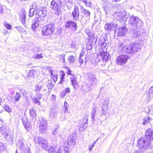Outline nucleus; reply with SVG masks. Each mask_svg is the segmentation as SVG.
<instances>
[{
    "label": "nucleus",
    "mask_w": 153,
    "mask_h": 153,
    "mask_svg": "<svg viewBox=\"0 0 153 153\" xmlns=\"http://www.w3.org/2000/svg\"><path fill=\"white\" fill-rule=\"evenodd\" d=\"M129 23L134 28L135 31H136L134 33V37L136 38H138L142 34L138 33L141 32L142 33L143 28V24L142 21L138 17L132 15L129 17Z\"/></svg>",
    "instance_id": "f257e3e1"
},
{
    "label": "nucleus",
    "mask_w": 153,
    "mask_h": 153,
    "mask_svg": "<svg viewBox=\"0 0 153 153\" xmlns=\"http://www.w3.org/2000/svg\"><path fill=\"white\" fill-rule=\"evenodd\" d=\"M35 143L37 144L43 150H47L48 152H53L56 149L48 145L47 141L42 137H36L34 139Z\"/></svg>",
    "instance_id": "f03ea898"
},
{
    "label": "nucleus",
    "mask_w": 153,
    "mask_h": 153,
    "mask_svg": "<svg viewBox=\"0 0 153 153\" xmlns=\"http://www.w3.org/2000/svg\"><path fill=\"white\" fill-rule=\"evenodd\" d=\"M41 8H42V7H41L36 4H34L30 7L29 15V16L30 17H32L33 15L34 14V13H36L35 14L36 16L37 15H39L42 16H42L44 17L45 15L46 11L45 10H42V9L41 10H40Z\"/></svg>",
    "instance_id": "7ed1b4c3"
},
{
    "label": "nucleus",
    "mask_w": 153,
    "mask_h": 153,
    "mask_svg": "<svg viewBox=\"0 0 153 153\" xmlns=\"http://www.w3.org/2000/svg\"><path fill=\"white\" fill-rule=\"evenodd\" d=\"M137 146L139 148V149L145 150L148 148H152L153 146L151 144L150 141L146 138H141L139 139L137 141Z\"/></svg>",
    "instance_id": "20e7f679"
},
{
    "label": "nucleus",
    "mask_w": 153,
    "mask_h": 153,
    "mask_svg": "<svg viewBox=\"0 0 153 153\" xmlns=\"http://www.w3.org/2000/svg\"><path fill=\"white\" fill-rule=\"evenodd\" d=\"M55 30V27L53 24H49L44 27L42 30V34L47 36L53 34Z\"/></svg>",
    "instance_id": "39448f33"
},
{
    "label": "nucleus",
    "mask_w": 153,
    "mask_h": 153,
    "mask_svg": "<svg viewBox=\"0 0 153 153\" xmlns=\"http://www.w3.org/2000/svg\"><path fill=\"white\" fill-rule=\"evenodd\" d=\"M62 2L60 1V4H58L54 0H52L51 3V7L54 10V13L57 15H59L61 12Z\"/></svg>",
    "instance_id": "423d86ee"
},
{
    "label": "nucleus",
    "mask_w": 153,
    "mask_h": 153,
    "mask_svg": "<svg viewBox=\"0 0 153 153\" xmlns=\"http://www.w3.org/2000/svg\"><path fill=\"white\" fill-rule=\"evenodd\" d=\"M42 19V16L37 15L35 16V19L32 20V24L31 28L33 31L36 30L37 27L39 25V23Z\"/></svg>",
    "instance_id": "0eeeda50"
},
{
    "label": "nucleus",
    "mask_w": 153,
    "mask_h": 153,
    "mask_svg": "<svg viewBox=\"0 0 153 153\" xmlns=\"http://www.w3.org/2000/svg\"><path fill=\"white\" fill-rule=\"evenodd\" d=\"M128 58V56L126 55L119 56L116 60L117 64L120 66L124 65L126 62Z\"/></svg>",
    "instance_id": "6e6552de"
},
{
    "label": "nucleus",
    "mask_w": 153,
    "mask_h": 153,
    "mask_svg": "<svg viewBox=\"0 0 153 153\" xmlns=\"http://www.w3.org/2000/svg\"><path fill=\"white\" fill-rule=\"evenodd\" d=\"M47 121L45 120H42L39 126V132L41 134H44L47 131Z\"/></svg>",
    "instance_id": "1a4fd4ad"
},
{
    "label": "nucleus",
    "mask_w": 153,
    "mask_h": 153,
    "mask_svg": "<svg viewBox=\"0 0 153 153\" xmlns=\"http://www.w3.org/2000/svg\"><path fill=\"white\" fill-rule=\"evenodd\" d=\"M116 14L117 15V20H119L120 22L123 20L125 22L126 21L127 19V13L125 11L123 10L122 11H120L119 12H116Z\"/></svg>",
    "instance_id": "9d476101"
},
{
    "label": "nucleus",
    "mask_w": 153,
    "mask_h": 153,
    "mask_svg": "<svg viewBox=\"0 0 153 153\" xmlns=\"http://www.w3.org/2000/svg\"><path fill=\"white\" fill-rule=\"evenodd\" d=\"M76 135L75 133L71 134L68 137L67 143L70 146H74L76 144Z\"/></svg>",
    "instance_id": "9b49d317"
},
{
    "label": "nucleus",
    "mask_w": 153,
    "mask_h": 153,
    "mask_svg": "<svg viewBox=\"0 0 153 153\" xmlns=\"http://www.w3.org/2000/svg\"><path fill=\"white\" fill-rule=\"evenodd\" d=\"M65 27L67 28L74 29V31L77 30V26L74 21L71 20L67 21L65 24Z\"/></svg>",
    "instance_id": "f8f14e48"
},
{
    "label": "nucleus",
    "mask_w": 153,
    "mask_h": 153,
    "mask_svg": "<svg viewBox=\"0 0 153 153\" xmlns=\"http://www.w3.org/2000/svg\"><path fill=\"white\" fill-rule=\"evenodd\" d=\"M79 9L80 11V16L82 17L81 19L84 17L89 18L91 14L90 12L85 9L82 6H80Z\"/></svg>",
    "instance_id": "ddd939ff"
},
{
    "label": "nucleus",
    "mask_w": 153,
    "mask_h": 153,
    "mask_svg": "<svg viewBox=\"0 0 153 153\" xmlns=\"http://www.w3.org/2000/svg\"><path fill=\"white\" fill-rule=\"evenodd\" d=\"M71 15L74 20H76L78 19L80 16V12L77 6H75L74 10L72 12Z\"/></svg>",
    "instance_id": "4468645a"
},
{
    "label": "nucleus",
    "mask_w": 153,
    "mask_h": 153,
    "mask_svg": "<svg viewBox=\"0 0 153 153\" xmlns=\"http://www.w3.org/2000/svg\"><path fill=\"white\" fill-rule=\"evenodd\" d=\"M146 137L148 140L150 141L153 139V129L149 128L146 132Z\"/></svg>",
    "instance_id": "2eb2a0df"
},
{
    "label": "nucleus",
    "mask_w": 153,
    "mask_h": 153,
    "mask_svg": "<svg viewBox=\"0 0 153 153\" xmlns=\"http://www.w3.org/2000/svg\"><path fill=\"white\" fill-rule=\"evenodd\" d=\"M116 32L118 33L119 35L123 36L127 33V28L125 26L120 27L119 29L115 30V32Z\"/></svg>",
    "instance_id": "dca6fc26"
},
{
    "label": "nucleus",
    "mask_w": 153,
    "mask_h": 153,
    "mask_svg": "<svg viewBox=\"0 0 153 153\" xmlns=\"http://www.w3.org/2000/svg\"><path fill=\"white\" fill-rule=\"evenodd\" d=\"M133 53H135L141 48V45L138 43L134 42L131 44Z\"/></svg>",
    "instance_id": "f3484780"
},
{
    "label": "nucleus",
    "mask_w": 153,
    "mask_h": 153,
    "mask_svg": "<svg viewBox=\"0 0 153 153\" xmlns=\"http://www.w3.org/2000/svg\"><path fill=\"white\" fill-rule=\"evenodd\" d=\"M88 115H86L83 118L81 119L79 123L80 124H83L88 126Z\"/></svg>",
    "instance_id": "a211bd4d"
},
{
    "label": "nucleus",
    "mask_w": 153,
    "mask_h": 153,
    "mask_svg": "<svg viewBox=\"0 0 153 153\" xmlns=\"http://www.w3.org/2000/svg\"><path fill=\"white\" fill-rule=\"evenodd\" d=\"M26 17V13L25 12L22 13L20 16V20L24 26L25 27H27L25 23Z\"/></svg>",
    "instance_id": "6ab92c4d"
},
{
    "label": "nucleus",
    "mask_w": 153,
    "mask_h": 153,
    "mask_svg": "<svg viewBox=\"0 0 153 153\" xmlns=\"http://www.w3.org/2000/svg\"><path fill=\"white\" fill-rule=\"evenodd\" d=\"M45 86L40 84V83L36 84L35 86V90L36 91H39L42 89H43L44 91H46L45 88Z\"/></svg>",
    "instance_id": "aec40b11"
},
{
    "label": "nucleus",
    "mask_w": 153,
    "mask_h": 153,
    "mask_svg": "<svg viewBox=\"0 0 153 153\" xmlns=\"http://www.w3.org/2000/svg\"><path fill=\"white\" fill-rule=\"evenodd\" d=\"M99 57L102 58L103 61L104 62L105 60V51H104V49L103 48L100 50L99 54L98 56V57Z\"/></svg>",
    "instance_id": "412c9836"
},
{
    "label": "nucleus",
    "mask_w": 153,
    "mask_h": 153,
    "mask_svg": "<svg viewBox=\"0 0 153 153\" xmlns=\"http://www.w3.org/2000/svg\"><path fill=\"white\" fill-rule=\"evenodd\" d=\"M49 112V117L51 118L56 117L58 113L57 111L54 108L51 109Z\"/></svg>",
    "instance_id": "4be33fe9"
},
{
    "label": "nucleus",
    "mask_w": 153,
    "mask_h": 153,
    "mask_svg": "<svg viewBox=\"0 0 153 153\" xmlns=\"http://www.w3.org/2000/svg\"><path fill=\"white\" fill-rule=\"evenodd\" d=\"M127 46H125L123 44L121 43L118 46V50L120 51L126 53L127 50Z\"/></svg>",
    "instance_id": "5701e85b"
},
{
    "label": "nucleus",
    "mask_w": 153,
    "mask_h": 153,
    "mask_svg": "<svg viewBox=\"0 0 153 153\" xmlns=\"http://www.w3.org/2000/svg\"><path fill=\"white\" fill-rule=\"evenodd\" d=\"M23 123L25 129L27 131H29L31 128L30 123L24 120H23Z\"/></svg>",
    "instance_id": "b1692460"
},
{
    "label": "nucleus",
    "mask_w": 153,
    "mask_h": 153,
    "mask_svg": "<svg viewBox=\"0 0 153 153\" xmlns=\"http://www.w3.org/2000/svg\"><path fill=\"white\" fill-rule=\"evenodd\" d=\"M60 129L59 128H56L53 130L52 134L55 137H56L60 135Z\"/></svg>",
    "instance_id": "393cba45"
},
{
    "label": "nucleus",
    "mask_w": 153,
    "mask_h": 153,
    "mask_svg": "<svg viewBox=\"0 0 153 153\" xmlns=\"http://www.w3.org/2000/svg\"><path fill=\"white\" fill-rule=\"evenodd\" d=\"M97 108L94 106L93 107L92 110L91 112V117L93 120H95V116L96 115V112Z\"/></svg>",
    "instance_id": "a878e982"
},
{
    "label": "nucleus",
    "mask_w": 153,
    "mask_h": 153,
    "mask_svg": "<svg viewBox=\"0 0 153 153\" xmlns=\"http://www.w3.org/2000/svg\"><path fill=\"white\" fill-rule=\"evenodd\" d=\"M150 118L149 117H145L143 120L142 124L143 125H145L146 124L150 123Z\"/></svg>",
    "instance_id": "bb28decb"
},
{
    "label": "nucleus",
    "mask_w": 153,
    "mask_h": 153,
    "mask_svg": "<svg viewBox=\"0 0 153 153\" xmlns=\"http://www.w3.org/2000/svg\"><path fill=\"white\" fill-rule=\"evenodd\" d=\"M87 127V126H85L83 124H80V123H79L78 129L79 131H83Z\"/></svg>",
    "instance_id": "cd10ccee"
},
{
    "label": "nucleus",
    "mask_w": 153,
    "mask_h": 153,
    "mask_svg": "<svg viewBox=\"0 0 153 153\" xmlns=\"http://www.w3.org/2000/svg\"><path fill=\"white\" fill-rule=\"evenodd\" d=\"M71 82L73 87L76 88L78 87V84L74 78L71 79Z\"/></svg>",
    "instance_id": "c85d7f7f"
},
{
    "label": "nucleus",
    "mask_w": 153,
    "mask_h": 153,
    "mask_svg": "<svg viewBox=\"0 0 153 153\" xmlns=\"http://www.w3.org/2000/svg\"><path fill=\"white\" fill-rule=\"evenodd\" d=\"M29 114L31 117L33 118L34 117H35L36 116V112L35 110L33 109H30V111Z\"/></svg>",
    "instance_id": "c756f323"
},
{
    "label": "nucleus",
    "mask_w": 153,
    "mask_h": 153,
    "mask_svg": "<svg viewBox=\"0 0 153 153\" xmlns=\"http://www.w3.org/2000/svg\"><path fill=\"white\" fill-rule=\"evenodd\" d=\"M107 27H106V29L107 30L110 31L114 27L115 25L111 24H107Z\"/></svg>",
    "instance_id": "7c9ffc66"
},
{
    "label": "nucleus",
    "mask_w": 153,
    "mask_h": 153,
    "mask_svg": "<svg viewBox=\"0 0 153 153\" xmlns=\"http://www.w3.org/2000/svg\"><path fill=\"white\" fill-rule=\"evenodd\" d=\"M90 80L91 82H92L91 84L92 85L95 84L97 82L96 78L94 75H91L90 79Z\"/></svg>",
    "instance_id": "2f4dec72"
},
{
    "label": "nucleus",
    "mask_w": 153,
    "mask_h": 153,
    "mask_svg": "<svg viewBox=\"0 0 153 153\" xmlns=\"http://www.w3.org/2000/svg\"><path fill=\"white\" fill-rule=\"evenodd\" d=\"M21 96V95L19 93L17 92L16 93L15 96V100L16 102H17L19 101Z\"/></svg>",
    "instance_id": "473e14b6"
},
{
    "label": "nucleus",
    "mask_w": 153,
    "mask_h": 153,
    "mask_svg": "<svg viewBox=\"0 0 153 153\" xmlns=\"http://www.w3.org/2000/svg\"><path fill=\"white\" fill-rule=\"evenodd\" d=\"M127 48L126 53L131 54H132L133 53L131 44L129 46H127Z\"/></svg>",
    "instance_id": "72a5a7b5"
},
{
    "label": "nucleus",
    "mask_w": 153,
    "mask_h": 153,
    "mask_svg": "<svg viewBox=\"0 0 153 153\" xmlns=\"http://www.w3.org/2000/svg\"><path fill=\"white\" fill-rule=\"evenodd\" d=\"M33 57L34 59H40L43 57L42 56V53L40 54H37L34 55Z\"/></svg>",
    "instance_id": "f704fd0d"
},
{
    "label": "nucleus",
    "mask_w": 153,
    "mask_h": 153,
    "mask_svg": "<svg viewBox=\"0 0 153 153\" xmlns=\"http://www.w3.org/2000/svg\"><path fill=\"white\" fill-rule=\"evenodd\" d=\"M18 145L21 150H23L24 149L25 147L24 146L23 143L22 141H20L18 143Z\"/></svg>",
    "instance_id": "c9c22d12"
},
{
    "label": "nucleus",
    "mask_w": 153,
    "mask_h": 153,
    "mask_svg": "<svg viewBox=\"0 0 153 153\" xmlns=\"http://www.w3.org/2000/svg\"><path fill=\"white\" fill-rule=\"evenodd\" d=\"M4 25L8 30H11L12 28L11 26L9 24L5 22L4 23Z\"/></svg>",
    "instance_id": "e433bc0d"
},
{
    "label": "nucleus",
    "mask_w": 153,
    "mask_h": 153,
    "mask_svg": "<svg viewBox=\"0 0 153 153\" xmlns=\"http://www.w3.org/2000/svg\"><path fill=\"white\" fill-rule=\"evenodd\" d=\"M53 148L54 149H56V150H55V151L53 152H49V153H61V150L59 149L58 148H59V147L58 148H57L56 147H53Z\"/></svg>",
    "instance_id": "4c0bfd02"
},
{
    "label": "nucleus",
    "mask_w": 153,
    "mask_h": 153,
    "mask_svg": "<svg viewBox=\"0 0 153 153\" xmlns=\"http://www.w3.org/2000/svg\"><path fill=\"white\" fill-rule=\"evenodd\" d=\"M60 60L62 62H65V55L62 54L59 57Z\"/></svg>",
    "instance_id": "58836bf2"
},
{
    "label": "nucleus",
    "mask_w": 153,
    "mask_h": 153,
    "mask_svg": "<svg viewBox=\"0 0 153 153\" xmlns=\"http://www.w3.org/2000/svg\"><path fill=\"white\" fill-rule=\"evenodd\" d=\"M68 60L70 61V62L72 63L74 61L75 58L73 56H70Z\"/></svg>",
    "instance_id": "ea45409f"
},
{
    "label": "nucleus",
    "mask_w": 153,
    "mask_h": 153,
    "mask_svg": "<svg viewBox=\"0 0 153 153\" xmlns=\"http://www.w3.org/2000/svg\"><path fill=\"white\" fill-rule=\"evenodd\" d=\"M4 110L5 111L8 112H10L11 111V109L10 108L9 106L7 105H6L4 106Z\"/></svg>",
    "instance_id": "a19ab883"
},
{
    "label": "nucleus",
    "mask_w": 153,
    "mask_h": 153,
    "mask_svg": "<svg viewBox=\"0 0 153 153\" xmlns=\"http://www.w3.org/2000/svg\"><path fill=\"white\" fill-rule=\"evenodd\" d=\"M105 107L104 105L101 107V114L102 115H104L105 113Z\"/></svg>",
    "instance_id": "79ce46f5"
},
{
    "label": "nucleus",
    "mask_w": 153,
    "mask_h": 153,
    "mask_svg": "<svg viewBox=\"0 0 153 153\" xmlns=\"http://www.w3.org/2000/svg\"><path fill=\"white\" fill-rule=\"evenodd\" d=\"M81 56L80 55L78 61L79 63V65L77 66L78 67L81 66V64L83 62V60L81 58Z\"/></svg>",
    "instance_id": "37998d69"
},
{
    "label": "nucleus",
    "mask_w": 153,
    "mask_h": 153,
    "mask_svg": "<svg viewBox=\"0 0 153 153\" xmlns=\"http://www.w3.org/2000/svg\"><path fill=\"white\" fill-rule=\"evenodd\" d=\"M98 139H97L94 142L93 144L90 147V146H89V150L90 151L93 149V148L94 147L95 145L96 144V142L97 141Z\"/></svg>",
    "instance_id": "c03bdc74"
},
{
    "label": "nucleus",
    "mask_w": 153,
    "mask_h": 153,
    "mask_svg": "<svg viewBox=\"0 0 153 153\" xmlns=\"http://www.w3.org/2000/svg\"><path fill=\"white\" fill-rule=\"evenodd\" d=\"M53 86L54 85L51 83V82L50 83L48 84L47 85V87L48 88V89L52 88H53Z\"/></svg>",
    "instance_id": "a18cd8bd"
},
{
    "label": "nucleus",
    "mask_w": 153,
    "mask_h": 153,
    "mask_svg": "<svg viewBox=\"0 0 153 153\" xmlns=\"http://www.w3.org/2000/svg\"><path fill=\"white\" fill-rule=\"evenodd\" d=\"M62 73V74L61 75V81H62L64 79V77H65V73L63 71H61Z\"/></svg>",
    "instance_id": "49530a36"
},
{
    "label": "nucleus",
    "mask_w": 153,
    "mask_h": 153,
    "mask_svg": "<svg viewBox=\"0 0 153 153\" xmlns=\"http://www.w3.org/2000/svg\"><path fill=\"white\" fill-rule=\"evenodd\" d=\"M60 94L61 97L63 98L66 96V93L63 90L60 92Z\"/></svg>",
    "instance_id": "de8ad7c7"
},
{
    "label": "nucleus",
    "mask_w": 153,
    "mask_h": 153,
    "mask_svg": "<svg viewBox=\"0 0 153 153\" xmlns=\"http://www.w3.org/2000/svg\"><path fill=\"white\" fill-rule=\"evenodd\" d=\"M66 94H68L70 92V89L69 87H67L63 90Z\"/></svg>",
    "instance_id": "09e8293b"
},
{
    "label": "nucleus",
    "mask_w": 153,
    "mask_h": 153,
    "mask_svg": "<svg viewBox=\"0 0 153 153\" xmlns=\"http://www.w3.org/2000/svg\"><path fill=\"white\" fill-rule=\"evenodd\" d=\"M48 69L49 70L50 73L51 74V76H53V71L52 70L51 68L50 67H48Z\"/></svg>",
    "instance_id": "8fccbe9b"
},
{
    "label": "nucleus",
    "mask_w": 153,
    "mask_h": 153,
    "mask_svg": "<svg viewBox=\"0 0 153 153\" xmlns=\"http://www.w3.org/2000/svg\"><path fill=\"white\" fill-rule=\"evenodd\" d=\"M88 36L91 38L94 37V33L92 32H89L88 33Z\"/></svg>",
    "instance_id": "3c124183"
},
{
    "label": "nucleus",
    "mask_w": 153,
    "mask_h": 153,
    "mask_svg": "<svg viewBox=\"0 0 153 153\" xmlns=\"http://www.w3.org/2000/svg\"><path fill=\"white\" fill-rule=\"evenodd\" d=\"M34 102L35 103L37 104L38 105H40L41 103L37 98H35V99Z\"/></svg>",
    "instance_id": "603ef678"
},
{
    "label": "nucleus",
    "mask_w": 153,
    "mask_h": 153,
    "mask_svg": "<svg viewBox=\"0 0 153 153\" xmlns=\"http://www.w3.org/2000/svg\"><path fill=\"white\" fill-rule=\"evenodd\" d=\"M85 5L87 7H91V3L90 1L87 2L86 3Z\"/></svg>",
    "instance_id": "864d4df0"
},
{
    "label": "nucleus",
    "mask_w": 153,
    "mask_h": 153,
    "mask_svg": "<svg viewBox=\"0 0 153 153\" xmlns=\"http://www.w3.org/2000/svg\"><path fill=\"white\" fill-rule=\"evenodd\" d=\"M35 71L33 70H32L31 71H30L29 73L28 74L29 76L30 77L31 76H32L33 74L35 73Z\"/></svg>",
    "instance_id": "5fc2aeb1"
},
{
    "label": "nucleus",
    "mask_w": 153,
    "mask_h": 153,
    "mask_svg": "<svg viewBox=\"0 0 153 153\" xmlns=\"http://www.w3.org/2000/svg\"><path fill=\"white\" fill-rule=\"evenodd\" d=\"M3 143H0V152L3 150Z\"/></svg>",
    "instance_id": "6e6d98bb"
},
{
    "label": "nucleus",
    "mask_w": 153,
    "mask_h": 153,
    "mask_svg": "<svg viewBox=\"0 0 153 153\" xmlns=\"http://www.w3.org/2000/svg\"><path fill=\"white\" fill-rule=\"evenodd\" d=\"M149 93L153 94V86L149 88Z\"/></svg>",
    "instance_id": "4d7b16f0"
},
{
    "label": "nucleus",
    "mask_w": 153,
    "mask_h": 153,
    "mask_svg": "<svg viewBox=\"0 0 153 153\" xmlns=\"http://www.w3.org/2000/svg\"><path fill=\"white\" fill-rule=\"evenodd\" d=\"M151 95L148 94L147 95V98L146 100L148 102H149L151 100Z\"/></svg>",
    "instance_id": "13d9d810"
},
{
    "label": "nucleus",
    "mask_w": 153,
    "mask_h": 153,
    "mask_svg": "<svg viewBox=\"0 0 153 153\" xmlns=\"http://www.w3.org/2000/svg\"><path fill=\"white\" fill-rule=\"evenodd\" d=\"M134 153H142V152L141 150L139 149L138 150L134 151Z\"/></svg>",
    "instance_id": "bf43d9fd"
},
{
    "label": "nucleus",
    "mask_w": 153,
    "mask_h": 153,
    "mask_svg": "<svg viewBox=\"0 0 153 153\" xmlns=\"http://www.w3.org/2000/svg\"><path fill=\"white\" fill-rule=\"evenodd\" d=\"M56 97V96L54 95H52V96L51 100H55V98Z\"/></svg>",
    "instance_id": "052dcab7"
},
{
    "label": "nucleus",
    "mask_w": 153,
    "mask_h": 153,
    "mask_svg": "<svg viewBox=\"0 0 153 153\" xmlns=\"http://www.w3.org/2000/svg\"><path fill=\"white\" fill-rule=\"evenodd\" d=\"M64 150L65 152V153H69V151L68 150L67 148H65L64 149Z\"/></svg>",
    "instance_id": "680f3d73"
},
{
    "label": "nucleus",
    "mask_w": 153,
    "mask_h": 153,
    "mask_svg": "<svg viewBox=\"0 0 153 153\" xmlns=\"http://www.w3.org/2000/svg\"><path fill=\"white\" fill-rule=\"evenodd\" d=\"M17 29L18 30H19L20 32H21L22 31L21 30V27H17Z\"/></svg>",
    "instance_id": "e2e57ef3"
},
{
    "label": "nucleus",
    "mask_w": 153,
    "mask_h": 153,
    "mask_svg": "<svg viewBox=\"0 0 153 153\" xmlns=\"http://www.w3.org/2000/svg\"><path fill=\"white\" fill-rule=\"evenodd\" d=\"M4 134L5 138H7L8 135V134L7 133H5Z\"/></svg>",
    "instance_id": "0e129e2a"
},
{
    "label": "nucleus",
    "mask_w": 153,
    "mask_h": 153,
    "mask_svg": "<svg viewBox=\"0 0 153 153\" xmlns=\"http://www.w3.org/2000/svg\"><path fill=\"white\" fill-rule=\"evenodd\" d=\"M68 105V104L66 101H65L64 104V106L65 107H67V106Z\"/></svg>",
    "instance_id": "69168bd1"
},
{
    "label": "nucleus",
    "mask_w": 153,
    "mask_h": 153,
    "mask_svg": "<svg viewBox=\"0 0 153 153\" xmlns=\"http://www.w3.org/2000/svg\"><path fill=\"white\" fill-rule=\"evenodd\" d=\"M3 11L2 7L0 5V13H2Z\"/></svg>",
    "instance_id": "338daca9"
},
{
    "label": "nucleus",
    "mask_w": 153,
    "mask_h": 153,
    "mask_svg": "<svg viewBox=\"0 0 153 153\" xmlns=\"http://www.w3.org/2000/svg\"><path fill=\"white\" fill-rule=\"evenodd\" d=\"M65 110L64 111L65 112V113H66L67 112H68V109L67 107H65Z\"/></svg>",
    "instance_id": "774afa93"
}]
</instances>
